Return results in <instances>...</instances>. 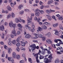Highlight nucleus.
I'll return each instance as SVG.
<instances>
[{
  "label": "nucleus",
  "instance_id": "obj_1",
  "mask_svg": "<svg viewBox=\"0 0 63 63\" xmlns=\"http://www.w3.org/2000/svg\"><path fill=\"white\" fill-rule=\"evenodd\" d=\"M30 47H32V50H34V49H35L36 48V49H39V46H37L36 47V45L35 44H32L31 45H30Z\"/></svg>",
  "mask_w": 63,
  "mask_h": 63
},
{
  "label": "nucleus",
  "instance_id": "obj_2",
  "mask_svg": "<svg viewBox=\"0 0 63 63\" xmlns=\"http://www.w3.org/2000/svg\"><path fill=\"white\" fill-rule=\"evenodd\" d=\"M33 35L35 36H38V38H41L43 37V35L41 34H39L38 32H37L36 33H34L33 34Z\"/></svg>",
  "mask_w": 63,
  "mask_h": 63
},
{
  "label": "nucleus",
  "instance_id": "obj_3",
  "mask_svg": "<svg viewBox=\"0 0 63 63\" xmlns=\"http://www.w3.org/2000/svg\"><path fill=\"white\" fill-rule=\"evenodd\" d=\"M8 60L9 61H10V62H14V60L13 59V58L9 57L8 58Z\"/></svg>",
  "mask_w": 63,
  "mask_h": 63
},
{
  "label": "nucleus",
  "instance_id": "obj_4",
  "mask_svg": "<svg viewBox=\"0 0 63 63\" xmlns=\"http://www.w3.org/2000/svg\"><path fill=\"white\" fill-rule=\"evenodd\" d=\"M44 62L45 63H49V60L47 59V58H45L44 59Z\"/></svg>",
  "mask_w": 63,
  "mask_h": 63
},
{
  "label": "nucleus",
  "instance_id": "obj_5",
  "mask_svg": "<svg viewBox=\"0 0 63 63\" xmlns=\"http://www.w3.org/2000/svg\"><path fill=\"white\" fill-rule=\"evenodd\" d=\"M30 37H31V35L28 34H26L25 36L26 39H29Z\"/></svg>",
  "mask_w": 63,
  "mask_h": 63
},
{
  "label": "nucleus",
  "instance_id": "obj_6",
  "mask_svg": "<svg viewBox=\"0 0 63 63\" xmlns=\"http://www.w3.org/2000/svg\"><path fill=\"white\" fill-rule=\"evenodd\" d=\"M45 36H47L48 38H49L51 36V33L50 32H49L47 34H45Z\"/></svg>",
  "mask_w": 63,
  "mask_h": 63
},
{
  "label": "nucleus",
  "instance_id": "obj_7",
  "mask_svg": "<svg viewBox=\"0 0 63 63\" xmlns=\"http://www.w3.org/2000/svg\"><path fill=\"white\" fill-rule=\"evenodd\" d=\"M46 43L48 44H52V41L50 39H48L46 40Z\"/></svg>",
  "mask_w": 63,
  "mask_h": 63
},
{
  "label": "nucleus",
  "instance_id": "obj_8",
  "mask_svg": "<svg viewBox=\"0 0 63 63\" xmlns=\"http://www.w3.org/2000/svg\"><path fill=\"white\" fill-rule=\"evenodd\" d=\"M12 33L15 36H16V30H14L12 31Z\"/></svg>",
  "mask_w": 63,
  "mask_h": 63
},
{
  "label": "nucleus",
  "instance_id": "obj_9",
  "mask_svg": "<svg viewBox=\"0 0 63 63\" xmlns=\"http://www.w3.org/2000/svg\"><path fill=\"white\" fill-rule=\"evenodd\" d=\"M53 3V1L52 0H49L47 3V5H50Z\"/></svg>",
  "mask_w": 63,
  "mask_h": 63
},
{
  "label": "nucleus",
  "instance_id": "obj_10",
  "mask_svg": "<svg viewBox=\"0 0 63 63\" xmlns=\"http://www.w3.org/2000/svg\"><path fill=\"white\" fill-rule=\"evenodd\" d=\"M13 24L14 23L12 21H10L9 23V25L10 27H12Z\"/></svg>",
  "mask_w": 63,
  "mask_h": 63
},
{
  "label": "nucleus",
  "instance_id": "obj_11",
  "mask_svg": "<svg viewBox=\"0 0 63 63\" xmlns=\"http://www.w3.org/2000/svg\"><path fill=\"white\" fill-rule=\"evenodd\" d=\"M37 29L38 30H37V32H39V31H42L43 30V29L42 28L40 27H38V28Z\"/></svg>",
  "mask_w": 63,
  "mask_h": 63
},
{
  "label": "nucleus",
  "instance_id": "obj_12",
  "mask_svg": "<svg viewBox=\"0 0 63 63\" xmlns=\"http://www.w3.org/2000/svg\"><path fill=\"white\" fill-rule=\"evenodd\" d=\"M41 21V19L40 18H38V20L37 21V22L39 24H40V25H43V23L42 22H40V21Z\"/></svg>",
  "mask_w": 63,
  "mask_h": 63
},
{
  "label": "nucleus",
  "instance_id": "obj_13",
  "mask_svg": "<svg viewBox=\"0 0 63 63\" xmlns=\"http://www.w3.org/2000/svg\"><path fill=\"white\" fill-rule=\"evenodd\" d=\"M44 25H48L49 26L50 25V23L47 22H45L43 24Z\"/></svg>",
  "mask_w": 63,
  "mask_h": 63
},
{
  "label": "nucleus",
  "instance_id": "obj_14",
  "mask_svg": "<svg viewBox=\"0 0 63 63\" xmlns=\"http://www.w3.org/2000/svg\"><path fill=\"white\" fill-rule=\"evenodd\" d=\"M12 44H13V45H15L16 44V41L15 40H14L12 41L11 42Z\"/></svg>",
  "mask_w": 63,
  "mask_h": 63
},
{
  "label": "nucleus",
  "instance_id": "obj_15",
  "mask_svg": "<svg viewBox=\"0 0 63 63\" xmlns=\"http://www.w3.org/2000/svg\"><path fill=\"white\" fill-rule=\"evenodd\" d=\"M8 52L9 54H11V53L12 52V50L11 48H8Z\"/></svg>",
  "mask_w": 63,
  "mask_h": 63
},
{
  "label": "nucleus",
  "instance_id": "obj_16",
  "mask_svg": "<svg viewBox=\"0 0 63 63\" xmlns=\"http://www.w3.org/2000/svg\"><path fill=\"white\" fill-rule=\"evenodd\" d=\"M42 27L44 30H46L47 28V26L45 25H43L42 26Z\"/></svg>",
  "mask_w": 63,
  "mask_h": 63
},
{
  "label": "nucleus",
  "instance_id": "obj_17",
  "mask_svg": "<svg viewBox=\"0 0 63 63\" xmlns=\"http://www.w3.org/2000/svg\"><path fill=\"white\" fill-rule=\"evenodd\" d=\"M12 55L13 57L14 58H16V53L15 52H13L12 53Z\"/></svg>",
  "mask_w": 63,
  "mask_h": 63
},
{
  "label": "nucleus",
  "instance_id": "obj_18",
  "mask_svg": "<svg viewBox=\"0 0 63 63\" xmlns=\"http://www.w3.org/2000/svg\"><path fill=\"white\" fill-rule=\"evenodd\" d=\"M7 9L8 10H9V11H11L12 10V9L11 8L10 6L8 5L7 7Z\"/></svg>",
  "mask_w": 63,
  "mask_h": 63
},
{
  "label": "nucleus",
  "instance_id": "obj_19",
  "mask_svg": "<svg viewBox=\"0 0 63 63\" xmlns=\"http://www.w3.org/2000/svg\"><path fill=\"white\" fill-rule=\"evenodd\" d=\"M27 24L28 25H31V20H29V19H27Z\"/></svg>",
  "mask_w": 63,
  "mask_h": 63
},
{
  "label": "nucleus",
  "instance_id": "obj_20",
  "mask_svg": "<svg viewBox=\"0 0 63 63\" xmlns=\"http://www.w3.org/2000/svg\"><path fill=\"white\" fill-rule=\"evenodd\" d=\"M16 58H15V59H20V55H17L16 56Z\"/></svg>",
  "mask_w": 63,
  "mask_h": 63
},
{
  "label": "nucleus",
  "instance_id": "obj_21",
  "mask_svg": "<svg viewBox=\"0 0 63 63\" xmlns=\"http://www.w3.org/2000/svg\"><path fill=\"white\" fill-rule=\"evenodd\" d=\"M23 7V5H22V4H20L18 8L19 10H21V9Z\"/></svg>",
  "mask_w": 63,
  "mask_h": 63
},
{
  "label": "nucleus",
  "instance_id": "obj_22",
  "mask_svg": "<svg viewBox=\"0 0 63 63\" xmlns=\"http://www.w3.org/2000/svg\"><path fill=\"white\" fill-rule=\"evenodd\" d=\"M35 13H35V15L36 16H39L40 15V14H41L39 12H36Z\"/></svg>",
  "mask_w": 63,
  "mask_h": 63
},
{
  "label": "nucleus",
  "instance_id": "obj_23",
  "mask_svg": "<svg viewBox=\"0 0 63 63\" xmlns=\"http://www.w3.org/2000/svg\"><path fill=\"white\" fill-rule=\"evenodd\" d=\"M20 38L19 37H18L17 38L16 41L17 43H20Z\"/></svg>",
  "mask_w": 63,
  "mask_h": 63
},
{
  "label": "nucleus",
  "instance_id": "obj_24",
  "mask_svg": "<svg viewBox=\"0 0 63 63\" xmlns=\"http://www.w3.org/2000/svg\"><path fill=\"white\" fill-rule=\"evenodd\" d=\"M17 25L16 24H13V26H12L13 27L14 29L16 28Z\"/></svg>",
  "mask_w": 63,
  "mask_h": 63
},
{
  "label": "nucleus",
  "instance_id": "obj_25",
  "mask_svg": "<svg viewBox=\"0 0 63 63\" xmlns=\"http://www.w3.org/2000/svg\"><path fill=\"white\" fill-rule=\"evenodd\" d=\"M46 12H47V14H51V10H47L46 11Z\"/></svg>",
  "mask_w": 63,
  "mask_h": 63
},
{
  "label": "nucleus",
  "instance_id": "obj_26",
  "mask_svg": "<svg viewBox=\"0 0 63 63\" xmlns=\"http://www.w3.org/2000/svg\"><path fill=\"white\" fill-rule=\"evenodd\" d=\"M17 27H23L21 25V24L20 23H18L17 24Z\"/></svg>",
  "mask_w": 63,
  "mask_h": 63
},
{
  "label": "nucleus",
  "instance_id": "obj_27",
  "mask_svg": "<svg viewBox=\"0 0 63 63\" xmlns=\"http://www.w3.org/2000/svg\"><path fill=\"white\" fill-rule=\"evenodd\" d=\"M15 21L16 23H18V19L16 18L15 19Z\"/></svg>",
  "mask_w": 63,
  "mask_h": 63
},
{
  "label": "nucleus",
  "instance_id": "obj_28",
  "mask_svg": "<svg viewBox=\"0 0 63 63\" xmlns=\"http://www.w3.org/2000/svg\"><path fill=\"white\" fill-rule=\"evenodd\" d=\"M40 48L42 49L43 50V51H45L46 50H47V49H44V48L43 47L41 46L40 47Z\"/></svg>",
  "mask_w": 63,
  "mask_h": 63
},
{
  "label": "nucleus",
  "instance_id": "obj_29",
  "mask_svg": "<svg viewBox=\"0 0 63 63\" xmlns=\"http://www.w3.org/2000/svg\"><path fill=\"white\" fill-rule=\"evenodd\" d=\"M16 45L17 47H20V45H21L20 43L19 42H18V43L16 44Z\"/></svg>",
  "mask_w": 63,
  "mask_h": 63
},
{
  "label": "nucleus",
  "instance_id": "obj_30",
  "mask_svg": "<svg viewBox=\"0 0 63 63\" xmlns=\"http://www.w3.org/2000/svg\"><path fill=\"white\" fill-rule=\"evenodd\" d=\"M1 36L2 38L4 39V33H2V34H0V36Z\"/></svg>",
  "mask_w": 63,
  "mask_h": 63
},
{
  "label": "nucleus",
  "instance_id": "obj_31",
  "mask_svg": "<svg viewBox=\"0 0 63 63\" xmlns=\"http://www.w3.org/2000/svg\"><path fill=\"white\" fill-rule=\"evenodd\" d=\"M39 58L40 59H44V56L43 55H40L39 57Z\"/></svg>",
  "mask_w": 63,
  "mask_h": 63
},
{
  "label": "nucleus",
  "instance_id": "obj_32",
  "mask_svg": "<svg viewBox=\"0 0 63 63\" xmlns=\"http://www.w3.org/2000/svg\"><path fill=\"white\" fill-rule=\"evenodd\" d=\"M11 15L12 17H13V18H14V17H15V14L14 13H11Z\"/></svg>",
  "mask_w": 63,
  "mask_h": 63
},
{
  "label": "nucleus",
  "instance_id": "obj_33",
  "mask_svg": "<svg viewBox=\"0 0 63 63\" xmlns=\"http://www.w3.org/2000/svg\"><path fill=\"white\" fill-rule=\"evenodd\" d=\"M38 55V54H36L34 55V56H36V60L38 59V58L39 57V56Z\"/></svg>",
  "mask_w": 63,
  "mask_h": 63
},
{
  "label": "nucleus",
  "instance_id": "obj_34",
  "mask_svg": "<svg viewBox=\"0 0 63 63\" xmlns=\"http://www.w3.org/2000/svg\"><path fill=\"white\" fill-rule=\"evenodd\" d=\"M40 10L39 9H37L35 10V11H34L35 13H36V12H40Z\"/></svg>",
  "mask_w": 63,
  "mask_h": 63
},
{
  "label": "nucleus",
  "instance_id": "obj_35",
  "mask_svg": "<svg viewBox=\"0 0 63 63\" xmlns=\"http://www.w3.org/2000/svg\"><path fill=\"white\" fill-rule=\"evenodd\" d=\"M58 23H57L53 25V26L54 27H57V26H58Z\"/></svg>",
  "mask_w": 63,
  "mask_h": 63
},
{
  "label": "nucleus",
  "instance_id": "obj_36",
  "mask_svg": "<svg viewBox=\"0 0 63 63\" xmlns=\"http://www.w3.org/2000/svg\"><path fill=\"white\" fill-rule=\"evenodd\" d=\"M21 46L22 47H24L25 46V43L24 42H23L21 44Z\"/></svg>",
  "mask_w": 63,
  "mask_h": 63
},
{
  "label": "nucleus",
  "instance_id": "obj_37",
  "mask_svg": "<svg viewBox=\"0 0 63 63\" xmlns=\"http://www.w3.org/2000/svg\"><path fill=\"white\" fill-rule=\"evenodd\" d=\"M16 50L18 52H19V51H20V49L18 47H17Z\"/></svg>",
  "mask_w": 63,
  "mask_h": 63
},
{
  "label": "nucleus",
  "instance_id": "obj_38",
  "mask_svg": "<svg viewBox=\"0 0 63 63\" xmlns=\"http://www.w3.org/2000/svg\"><path fill=\"white\" fill-rule=\"evenodd\" d=\"M19 14L20 15H23L24 14V11L23 10L19 12Z\"/></svg>",
  "mask_w": 63,
  "mask_h": 63
},
{
  "label": "nucleus",
  "instance_id": "obj_39",
  "mask_svg": "<svg viewBox=\"0 0 63 63\" xmlns=\"http://www.w3.org/2000/svg\"><path fill=\"white\" fill-rule=\"evenodd\" d=\"M29 19L31 21L32 19V16H31L30 18L29 17H28V18L27 19Z\"/></svg>",
  "mask_w": 63,
  "mask_h": 63
},
{
  "label": "nucleus",
  "instance_id": "obj_40",
  "mask_svg": "<svg viewBox=\"0 0 63 63\" xmlns=\"http://www.w3.org/2000/svg\"><path fill=\"white\" fill-rule=\"evenodd\" d=\"M4 48H5L6 49H8V47H7V46H6V45H4Z\"/></svg>",
  "mask_w": 63,
  "mask_h": 63
},
{
  "label": "nucleus",
  "instance_id": "obj_41",
  "mask_svg": "<svg viewBox=\"0 0 63 63\" xmlns=\"http://www.w3.org/2000/svg\"><path fill=\"white\" fill-rule=\"evenodd\" d=\"M25 27L26 29H28V28L29 27V25L28 24L25 25Z\"/></svg>",
  "mask_w": 63,
  "mask_h": 63
},
{
  "label": "nucleus",
  "instance_id": "obj_42",
  "mask_svg": "<svg viewBox=\"0 0 63 63\" xmlns=\"http://www.w3.org/2000/svg\"><path fill=\"white\" fill-rule=\"evenodd\" d=\"M4 25L5 26H8V23L7 22H5L4 23Z\"/></svg>",
  "mask_w": 63,
  "mask_h": 63
},
{
  "label": "nucleus",
  "instance_id": "obj_43",
  "mask_svg": "<svg viewBox=\"0 0 63 63\" xmlns=\"http://www.w3.org/2000/svg\"><path fill=\"white\" fill-rule=\"evenodd\" d=\"M58 20H63V18L62 17H59L58 18Z\"/></svg>",
  "mask_w": 63,
  "mask_h": 63
},
{
  "label": "nucleus",
  "instance_id": "obj_44",
  "mask_svg": "<svg viewBox=\"0 0 63 63\" xmlns=\"http://www.w3.org/2000/svg\"><path fill=\"white\" fill-rule=\"evenodd\" d=\"M20 49H21V50H25V48H23L22 47H20Z\"/></svg>",
  "mask_w": 63,
  "mask_h": 63
},
{
  "label": "nucleus",
  "instance_id": "obj_45",
  "mask_svg": "<svg viewBox=\"0 0 63 63\" xmlns=\"http://www.w3.org/2000/svg\"><path fill=\"white\" fill-rule=\"evenodd\" d=\"M42 41H45L46 39V38L45 37H42Z\"/></svg>",
  "mask_w": 63,
  "mask_h": 63
},
{
  "label": "nucleus",
  "instance_id": "obj_46",
  "mask_svg": "<svg viewBox=\"0 0 63 63\" xmlns=\"http://www.w3.org/2000/svg\"><path fill=\"white\" fill-rule=\"evenodd\" d=\"M12 42H8V44L9 46H11L12 45Z\"/></svg>",
  "mask_w": 63,
  "mask_h": 63
},
{
  "label": "nucleus",
  "instance_id": "obj_47",
  "mask_svg": "<svg viewBox=\"0 0 63 63\" xmlns=\"http://www.w3.org/2000/svg\"><path fill=\"white\" fill-rule=\"evenodd\" d=\"M11 16V14H9L7 16V18L8 19H9V18H10V17Z\"/></svg>",
  "mask_w": 63,
  "mask_h": 63
},
{
  "label": "nucleus",
  "instance_id": "obj_48",
  "mask_svg": "<svg viewBox=\"0 0 63 63\" xmlns=\"http://www.w3.org/2000/svg\"><path fill=\"white\" fill-rule=\"evenodd\" d=\"M34 19L36 21L37 20V22H38V18H37V17H34Z\"/></svg>",
  "mask_w": 63,
  "mask_h": 63
},
{
  "label": "nucleus",
  "instance_id": "obj_49",
  "mask_svg": "<svg viewBox=\"0 0 63 63\" xmlns=\"http://www.w3.org/2000/svg\"><path fill=\"white\" fill-rule=\"evenodd\" d=\"M40 12L41 14H44V11L43 10H40Z\"/></svg>",
  "mask_w": 63,
  "mask_h": 63
},
{
  "label": "nucleus",
  "instance_id": "obj_50",
  "mask_svg": "<svg viewBox=\"0 0 63 63\" xmlns=\"http://www.w3.org/2000/svg\"><path fill=\"white\" fill-rule=\"evenodd\" d=\"M52 18L54 19L55 20H56V19L55 18V17L54 16H52Z\"/></svg>",
  "mask_w": 63,
  "mask_h": 63
},
{
  "label": "nucleus",
  "instance_id": "obj_51",
  "mask_svg": "<svg viewBox=\"0 0 63 63\" xmlns=\"http://www.w3.org/2000/svg\"><path fill=\"white\" fill-rule=\"evenodd\" d=\"M22 28V27H19L18 28V29L19 30V31H22V30L21 29Z\"/></svg>",
  "mask_w": 63,
  "mask_h": 63
},
{
  "label": "nucleus",
  "instance_id": "obj_52",
  "mask_svg": "<svg viewBox=\"0 0 63 63\" xmlns=\"http://www.w3.org/2000/svg\"><path fill=\"white\" fill-rule=\"evenodd\" d=\"M22 20H21L20 18H18V22H22Z\"/></svg>",
  "mask_w": 63,
  "mask_h": 63
},
{
  "label": "nucleus",
  "instance_id": "obj_53",
  "mask_svg": "<svg viewBox=\"0 0 63 63\" xmlns=\"http://www.w3.org/2000/svg\"><path fill=\"white\" fill-rule=\"evenodd\" d=\"M59 60L58 59H57L56 61H55V62L56 63H58L59 62Z\"/></svg>",
  "mask_w": 63,
  "mask_h": 63
},
{
  "label": "nucleus",
  "instance_id": "obj_54",
  "mask_svg": "<svg viewBox=\"0 0 63 63\" xmlns=\"http://www.w3.org/2000/svg\"><path fill=\"white\" fill-rule=\"evenodd\" d=\"M10 4H11V6L12 7H14V5H15V4H14V3H13V2L11 3H10Z\"/></svg>",
  "mask_w": 63,
  "mask_h": 63
},
{
  "label": "nucleus",
  "instance_id": "obj_55",
  "mask_svg": "<svg viewBox=\"0 0 63 63\" xmlns=\"http://www.w3.org/2000/svg\"><path fill=\"white\" fill-rule=\"evenodd\" d=\"M46 16L47 17V18L49 17H50L51 16L49 14H48L47 15H46Z\"/></svg>",
  "mask_w": 63,
  "mask_h": 63
},
{
  "label": "nucleus",
  "instance_id": "obj_56",
  "mask_svg": "<svg viewBox=\"0 0 63 63\" xmlns=\"http://www.w3.org/2000/svg\"><path fill=\"white\" fill-rule=\"evenodd\" d=\"M17 34L18 35H20V32L18 31H17Z\"/></svg>",
  "mask_w": 63,
  "mask_h": 63
},
{
  "label": "nucleus",
  "instance_id": "obj_57",
  "mask_svg": "<svg viewBox=\"0 0 63 63\" xmlns=\"http://www.w3.org/2000/svg\"><path fill=\"white\" fill-rule=\"evenodd\" d=\"M44 4V3L43 2H42V1H40L39 2V4L41 5H42Z\"/></svg>",
  "mask_w": 63,
  "mask_h": 63
},
{
  "label": "nucleus",
  "instance_id": "obj_58",
  "mask_svg": "<svg viewBox=\"0 0 63 63\" xmlns=\"http://www.w3.org/2000/svg\"><path fill=\"white\" fill-rule=\"evenodd\" d=\"M24 62L23 60H22L20 61L19 63H23Z\"/></svg>",
  "mask_w": 63,
  "mask_h": 63
},
{
  "label": "nucleus",
  "instance_id": "obj_59",
  "mask_svg": "<svg viewBox=\"0 0 63 63\" xmlns=\"http://www.w3.org/2000/svg\"><path fill=\"white\" fill-rule=\"evenodd\" d=\"M38 36H36L34 37H33V39H38Z\"/></svg>",
  "mask_w": 63,
  "mask_h": 63
},
{
  "label": "nucleus",
  "instance_id": "obj_60",
  "mask_svg": "<svg viewBox=\"0 0 63 63\" xmlns=\"http://www.w3.org/2000/svg\"><path fill=\"white\" fill-rule=\"evenodd\" d=\"M10 36L12 38H14V36L12 34H11V35H10Z\"/></svg>",
  "mask_w": 63,
  "mask_h": 63
},
{
  "label": "nucleus",
  "instance_id": "obj_61",
  "mask_svg": "<svg viewBox=\"0 0 63 63\" xmlns=\"http://www.w3.org/2000/svg\"><path fill=\"white\" fill-rule=\"evenodd\" d=\"M28 29L29 31H31L32 29H31V27H29L28 28Z\"/></svg>",
  "mask_w": 63,
  "mask_h": 63
},
{
  "label": "nucleus",
  "instance_id": "obj_62",
  "mask_svg": "<svg viewBox=\"0 0 63 63\" xmlns=\"http://www.w3.org/2000/svg\"><path fill=\"white\" fill-rule=\"evenodd\" d=\"M49 20H51V19H52V18H51V17H49L48 18H47Z\"/></svg>",
  "mask_w": 63,
  "mask_h": 63
},
{
  "label": "nucleus",
  "instance_id": "obj_63",
  "mask_svg": "<svg viewBox=\"0 0 63 63\" xmlns=\"http://www.w3.org/2000/svg\"><path fill=\"white\" fill-rule=\"evenodd\" d=\"M29 61V62H32V59L31 58H29L28 59Z\"/></svg>",
  "mask_w": 63,
  "mask_h": 63
},
{
  "label": "nucleus",
  "instance_id": "obj_64",
  "mask_svg": "<svg viewBox=\"0 0 63 63\" xmlns=\"http://www.w3.org/2000/svg\"><path fill=\"white\" fill-rule=\"evenodd\" d=\"M35 29L33 28V29H32L31 31V32H34V31H35Z\"/></svg>",
  "mask_w": 63,
  "mask_h": 63
}]
</instances>
